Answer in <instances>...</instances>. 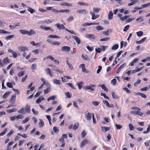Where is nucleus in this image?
I'll list each match as a JSON object with an SVG mask.
<instances>
[{
	"label": "nucleus",
	"instance_id": "nucleus-44",
	"mask_svg": "<svg viewBox=\"0 0 150 150\" xmlns=\"http://www.w3.org/2000/svg\"><path fill=\"white\" fill-rule=\"evenodd\" d=\"M55 98L56 97L55 96H53L48 98L47 100L48 101H49L51 100H54L55 99Z\"/></svg>",
	"mask_w": 150,
	"mask_h": 150
},
{
	"label": "nucleus",
	"instance_id": "nucleus-45",
	"mask_svg": "<svg viewBox=\"0 0 150 150\" xmlns=\"http://www.w3.org/2000/svg\"><path fill=\"white\" fill-rule=\"evenodd\" d=\"M103 129H104L105 131L106 132L109 130L110 128L107 127H102L101 128L102 130L103 131Z\"/></svg>",
	"mask_w": 150,
	"mask_h": 150
},
{
	"label": "nucleus",
	"instance_id": "nucleus-13",
	"mask_svg": "<svg viewBox=\"0 0 150 150\" xmlns=\"http://www.w3.org/2000/svg\"><path fill=\"white\" fill-rule=\"evenodd\" d=\"M91 114L90 112H88L86 114V117L87 120H90L91 119Z\"/></svg>",
	"mask_w": 150,
	"mask_h": 150
},
{
	"label": "nucleus",
	"instance_id": "nucleus-31",
	"mask_svg": "<svg viewBox=\"0 0 150 150\" xmlns=\"http://www.w3.org/2000/svg\"><path fill=\"white\" fill-rule=\"evenodd\" d=\"M150 131V124L149 125L146 129V131H144L143 132L144 134H146L149 133Z\"/></svg>",
	"mask_w": 150,
	"mask_h": 150
},
{
	"label": "nucleus",
	"instance_id": "nucleus-32",
	"mask_svg": "<svg viewBox=\"0 0 150 150\" xmlns=\"http://www.w3.org/2000/svg\"><path fill=\"white\" fill-rule=\"evenodd\" d=\"M129 17V16H125L123 17H120V20L123 21L127 19V18Z\"/></svg>",
	"mask_w": 150,
	"mask_h": 150
},
{
	"label": "nucleus",
	"instance_id": "nucleus-3",
	"mask_svg": "<svg viewBox=\"0 0 150 150\" xmlns=\"http://www.w3.org/2000/svg\"><path fill=\"white\" fill-rule=\"evenodd\" d=\"M80 68H81L82 71L84 73H88V71L86 70L85 68V64H82L80 65L79 66Z\"/></svg>",
	"mask_w": 150,
	"mask_h": 150
},
{
	"label": "nucleus",
	"instance_id": "nucleus-4",
	"mask_svg": "<svg viewBox=\"0 0 150 150\" xmlns=\"http://www.w3.org/2000/svg\"><path fill=\"white\" fill-rule=\"evenodd\" d=\"M80 68H81L82 71L84 73H88V71L86 70L85 68V64H82L80 65L79 66Z\"/></svg>",
	"mask_w": 150,
	"mask_h": 150
},
{
	"label": "nucleus",
	"instance_id": "nucleus-29",
	"mask_svg": "<svg viewBox=\"0 0 150 150\" xmlns=\"http://www.w3.org/2000/svg\"><path fill=\"white\" fill-rule=\"evenodd\" d=\"M60 81L59 80L54 79L53 80V83L56 84H60Z\"/></svg>",
	"mask_w": 150,
	"mask_h": 150
},
{
	"label": "nucleus",
	"instance_id": "nucleus-57",
	"mask_svg": "<svg viewBox=\"0 0 150 150\" xmlns=\"http://www.w3.org/2000/svg\"><path fill=\"white\" fill-rule=\"evenodd\" d=\"M9 33V32L8 31H7L4 30H0V33Z\"/></svg>",
	"mask_w": 150,
	"mask_h": 150
},
{
	"label": "nucleus",
	"instance_id": "nucleus-33",
	"mask_svg": "<svg viewBox=\"0 0 150 150\" xmlns=\"http://www.w3.org/2000/svg\"><path fill=\"white\" fill-rule=\"evenodd\" d=\"M115 126L117 129H120L122 127V126L120 124H115Z\"/></svg>",
	"mask_w": 150,
	"mask_h": 150
},
{
	"label": "nucleus",
	"instance_id": "nucleus-46",
	"mask_svg": "<svg viewBox=\"0 0 150 150\" xmlns=\"http://www.w3.org/2000/svg\"><path fill=\"white\" fill-rule=\"evenodd\" d=\"M119 47V45L117 44H115V45H114L112 47V50H115L117 49Z\"/></svg>",
	"mask_w": 150,
	"mask_h": 150
},
{
	"label": "nucleus",
	"instance_id": "nucleus-30",
	"mask_svg": "<svg viewBox=\"0 0 150 150\" xmlns=\"http://www.w3.org/2000/svg\"><path fill=\"white\" fill-rule=\"evenodd\" d=\"M112 98L114 99H117L118 98V96L115 94V93L113 92H112Z\"/></svg>",
	"mask_w": 150,
	"mask_h": 150
},
{
	"label": "nucleus",
	"instance_id": "nucleus-12",
	"mask_svg": "<svg viewBox=\"0 0 150 150\" xmlns=\"http://www.w3.org/2000/svg\"><path fill=\"white\" fill-rule=\"evenodd\" d=\"M98 86L101 87L102 89L105 91L107 92L108 91V88L105 86V85L104 84H103L102 85H99Z\"/></svg>",
	"mask_w": 150,
	"mask_h": 150
},
{
	"label": "nucleus",
	"instance_id": "nucleus-17",
	"mask_svg": "<svg viewBox=\"0 0 150 150\" xmlns=\"http://www.w3.org/2000/svg\"><path fill=\"white\" fill-rule=\"evenodd\" d=\"M113 13L112 12L110 11L109 12L108 16V18L109 20H111L113 17Z\"/></svg>",
	"mask_w": 150,
	"mask_h": 150
},
{
	"label": "nucleus",
	"instance_id": "nucleus-19",
	"mask_svg": "<svg viewBox=\"0 0 150 150\" xmlns=\"http://www.w3.org/2000/svg\"><path fill=\"white\" fill-rule=\"evenodd\" d=\"M112 32V30L111 29L108 30L107 31H104L103 32V35H106L107 36L109 35L110 33Z\"/></svg>",
	"mask_w": 150,
	"mask_h": 150
},
{
	"label": "nucleus",
	"instance_id": "nucleus-61",
	"mask_svg": "<svg viewBox=\"0 0 150 150\" xmlns=\"http://www.w3.org/2000/svg\"><path fill=\"white\" fill-rule=\"evenodd\" d=\"M37 68V65L35 64H33L32 65L31 68L33 70L36 69Z\"/></svg>",
	"mask_w": 150,
	"mask_h": 150
},
{
	"label": "nucleus",
	"instance_id": "nucleus-52",
	"mask_svg": "<svg viewBox=\"0 0 150 150\" xmlns=\"http://www.w3.org/2000/svg\"><path fill=\"white\" fill-rule=\"evenodd\" d=\"M7 86L9 88H12L13 86L11 82H7L6 83Z\"/></svg>",
	"mask_w": 150,
	"mask_h": 150
},
{
	"label": "nucleus",
	"instance_id": "nucleus-11",
	"mask_svg": "<svg viewBox=\"0 0 150 150\" xmlns=\"http://www.w3.org/2000/svg\"><path fill=\"white\" fill-rule=\"evenodd\" d=\"M11 93V91H6L3 96V98L4 99L6 98Z\"/></svg>",
	"mask_w": 150,
	"mask_h": 150
},
{
	"label": "nucleus",
	"instance_id": "nucleus-14",
	"mask_svg": "<svg viewBox=\"0 0 150 150\" xmlns=\"http://www.w3.org/2000/svg\"><path fill=\"white\" fill-rule=\"evenodd\" d=\"M30 106L28 104H26L25 105V110L26 111V112L28 113H29L30 112Z\"/></svg>",
	"mask_w": 150,
	"mask_h": 150
},
{
	"label": "nucleus",
	"instance_id": "nucleus-43",
	"mask_svg": "<svg viewBox=\"0 0 150 150\" xmlns=\"http://www.w3.org/2000/svg\"><path fill=\"white\" fill-rule=\"evenodd\" d=\"M101 95L102 96H103L104 97V98L105 99H107L109 100V98L107 96L105 93H101Z\"/></svg>",
	"mask_w": 150,
	"mask_h": 150
},
{
	"label": "nucleus",
	"instance_id": "nucleus-27",
	"mask_svg": "<svg viewBox=\"0 0 150 150\" xmlns=\"http://www.w3.org/2000/svg\"><path fill=\"white\" fill-rule=\"evenodd\" d=\"M44 123L42 120H40V122L39 123V127H42L44 126Z\"/></svg>",
	"mask_w": 150,
	"mask_h": 150
},
{
	"label": "nucleus",
	"instance_id": "nucleus-36",
	"mask_svg": "<svg viewBox=\"0 0 150 150\" xmlns=\"http://www.w3.org/2000/svg\"><path fill=\"white\" fill-rule=\"evenodd\" d=\"M136 33L138 37H140L143 35V33L142 31H140L137 32Z\"/></svg>",
	"mask_w": 150,
	"mask_h": 150
},
{
	"label": "nucleus",
	"instance_id": "nucleus-34",
	"mask_svg": "<svg viewBox=\"0 0 150 150\" xmlns=\"http://www.w3.org/2000/svg\"><path fill=\"white\" fill-rule=\"evenodd\" d=\"M117 83V80L115 79H114L111 81V83L113 85L115 86Z\"/></svg>",
	"mask_w": 150,
	"mask_h": 150
},
{
	"label": "nucleus",
	"instance_id": "nucleus-23",
	"mask_svg": "<svg viewBox=\"0 0 150 150\" xmlns=\"http://www.w3.org/2000/svg\"><path fill=\"white\" fill-rule=\"evenodd\" d=\"M146 38H143L141 40L139 41H137L136 42V43L137 44H141L144 42L145 40V39Z\"/></svg>",
	"mask_w": 150,
	"mask_h": 150
},
{
	"label": "nucleus",
	"instance_id": "nucleus-47",
	"mask_svg": "<svg viewBox=\"0 0 150 150\" xmlns=\"http://www.w3.org/2000/svg\"><path fill=\"white\" fill-rule=\"evenodd\" d=\"M16 108H14L12 109L9 110L8 111V113H11L13 112H15L16 111Z\"/></svg>",
	"mask_w": 150,
	"mask_h": 150
},
{
	"label": "nucleus",
	"instance_id": "nucleus-64",
	"mask_svg": "<svg viewBox=\"0 0 150 150\" xmlns=\"http://www.w3.org/2000/svg\"><path fill=\"white\" fill-rule=\"evenodd\" d=\"M32 52L35 54H38L39 53V50L38 49H36L33 50Z\"/></svg>",
	"mask_w": 150,
	"mask_h": 150
},
{
	"label": "nucleus",
	"instance_id": "nucleus-50",
	"mask_svg": "<svg viewBox=\"0 0 150 150\" xmlns=\"http://www.w3.org/2000/svg\"><path fill=\"white\" fill-rule=\"evenodd\" d=\"M123 52V51H120L117 54L116 56V59H117V58H118L120 56V55Z\"/></svg>",
	"mask_w": 150,
	"mask_h": 150
},
{
	"label": "nucleus",
	"instance_id": "nucleus-8",
	"mask_svg": "<svg viewBox=\"0 0 150 150\" xmlns=\"http://www.w3.org/2000/svg\"><path fill=\"white\" fill-rule=\"evenodd\" d=\"M52 21L50 19H47L44 20L41 22L42 24H45V23L49 24L52 22Z\"/></svg>",
	"mask_w": 150,
	"mask_h": 150
},
{
	"label": "nucleus",
	"instance_id": "nucleus-48",
	"mask_svg": "<svg viewBox=\"0 0 150 150\" xmlns=\"http://www.w3.org/2000/svg\"><path fill=\"white\" fill-rule=\"evenodd\" d=\"M90 89H89L91 91H95L94 88H93V87H95L96 86L95 85H93L92 84H90Z\"/></svg>",
	"mask_w": 150,
	"mask_h": 150
},
{
	"label": "nucleus",
	"instance_id": "nucleus-58",
	"mask_svg": "<svg viewBox=\"0 0 150 150\" xmlns=\"http://www.w3.org/2000/svg\"><path fill=\"white\" fill-rule=\"evenodd\" d=\"M86 135V133L84 131H83L81 133V137L82 138H84Z\"/></svg>",
	"mask_w": 150,
	"mask_h": 150
},
{
	"label": "nucleus",
	"instance_id": "nucleus-7",
	"mask_svg": "<svg viewBox=\"0 0 150 150\" xmlns=\"http://www.w3.org/2000/svg\"><path fill=\"white\" fill-rule=\"evenodd\" d=\"M3 62L4 65L9 63H10V60L8 57H7L3 59Z\"/></svg>",
	"mask_w": 150,
	"mask_h": 150
},
{
	"label": "nucleus",
	"instance_id": "nucleus-49",
	"mask_svg": "<svg viewBox=\"0 0 150 150\" xmlns=\"http://www.w3.org/2000/svg\"><path fill=\"white\" fill-rule=\"evenodd\" d=\"M142 18V16L139 17L136 19V21H139V22H140L143 21H144V20Z\"/></svg>",
	"mask_w": 150,
	"mask_h": 150
},
{
	"label": "nucleus",
	"instance_id": "nucleus-21",
	"mask_svg": "<svg viewBox=\"0 0 150 150\" xmlns=\"http://www.w3.org/2000/svg\"><path fill=\"white\" fill-rule=\"evenodd\" d=\"M16 98V95L12 96L10 100V102L11 103H13L15 102Z\"/></svg>",
	"mask_w": 150,
	"mask_h": 150
},
{
	"label": "nucleus",
	"instance_id": "nucleus-10",
	"mask_svg": "<svg viewBox=\"0 0 150 150\" xmlns=\"http://www.w3.org/2000/svg\"><path fill=\"white\" fill-rule=\"evenodd\" d=\"M88 143V140L86 139H85L83 141L81 144V145L80 146L81 147H83V146H84L86 144H87Z\"/></svg>",
	"mask_w": 150,
	"mask_h": 150
},
{
	"label": "nucleus",
	"instance_id": "nucleus-28",
	"mask_svg": "<svg viewBox=\"0 0 150 150\" xmlns=\"http://www.w3.org/2000/svg\"><path fill=\"white\" fill-rule=\"evenodd\" d=\"M61 5L64 6H71L72 4H70L64 2L61 4Z\"/></svg>",
	"mask_w": 150,
	"mask_h": 150
},
{
	"label": "nucleus",
	"instance_id": "nucleus-6",
	"mask_svg": "<svg viewBox=\"0 0 150 150\" xmlns=\"http://www.w3.org/2000/svg\"><path fill=\"white\" fill-rule=\"evenodd\" d=\"M55 26L59 30L65 29V26L63 24H60L59 23L56 24Z\"/></svg>",
	"mask_w": 150,
	"mask_h": 150
},
{
	"label": "nucleus",
	"instance_id": "nucleus-53",
	"mask_svg": "<svg viewBox=\"0 0 150 150\" xmlns=\"http://www.w3.org/2000/svg\"><path fill=\"white\" fill-rule=\"evenodd\" d=\"M67 84L68 86L71 87L72 89H75L74 86L71 83H67Z\"/></svg>",
	"mask_w": 150,
	"mask_h": 150
},
{
	"label": "nucleus",
	"instance_id": "nucleus-35",
	"mask_svg": "<svg viewBox=\"0 0 150 150\" xmlns=\"http://www.w3.org/2000/svg\"><path fill=\"white\" fill-rule=\"evenodd\" d=\"M24 73V71H20L19 73L18 74V77H21L22 76H23L25 74Z\"/></svg>",
	"mask_w": 150,
	"mask_h": 150
},
{
	"label": "nucleus",
	"instance_id": "nucleus-38",
	"mask_svg": "<svg viewBox=\"0 0 150 150\" xmlns=\"http://www.w3.org/2000/svg\"><path fill=\"white\" fill-rule=\"evenodd\" d=\"M78 4H79V5L81 6H88V4L81 2H79L78 3Z\"/></svg>",
	"mask_w": 150,
	"mask_h": 150
},
{
	"label": "nucleus",
	"instance_id": "nucleus-62",
	"mask_svg": "<svg viewBox=\"0 0 150 150\" xmlns=\"http://www.w3.org/2000/svg\"><path fill=\"white\" fill-rule=\"evenodd\" d=\"M99 103L100 102L98 101H93L92 102V104L95 106H98Z\"/></svg>",
	"mask_w": 150,
	"mask_h": 150
},
{
	"label": "nucleus",
	"instance_id": "nucleus-55",
	"mask_svg": "<svg viewBox=\"0 0 150 150\" xmlns=\"http://www.w3.org/2000/svg\"><path fill=\"white\" fill-rule=\"evenodd\" d=\"M86 48L89 51H92L93 50V47H90L88 45L86 46Z\"/></svg>",
	"mask_w": 150,
	"mask_h": 150
},
{
	"label": "nucleus",
	"instance_id": "nucleus-15",
	"mask_svg": "<svg viewBox=\"0 0 150 150\" xmlns=\"http://www.w3.org/2000/svg\"><path fill=\"white\" fill-rule=\"evenodd\" d=\"M45 71L47 74H49L51 77L53 76V74L51 73V70L50 68H47L45 69Z\"/></svg>",
	"mask_w": 150,
	"mask_h": 150
},
{
	"label": "nucleus",
	"instance_id": "nucleus-51",
	"mask_svg": "<svg viewBox=\"0 0 150 150\" xmlns=\"http://www.w3.org/2000/svg\"><path fill=\"white\" fill-rule=\"evenodd\" d=\"M18 135H19L20 136H21L22 137L24 138H26L27 137V135L26 134H22L20 133L18 134Z\"/></svg>",
	"mask_w": 150,
	"mask_h": 150
},
{
	"label": "nucleus",
	"instance_id": "nucleus-41",
	"mask_svg": "<svg viewBox=\"0 0 150 150\" xmlns=\"http://www.w3.org/2000/svg\"><path fill=\"white\" fill-rule=\"evenodd\" d=\"M100 9L98 8L94 7L93 9V11L95 12L98 13L100 10Z\"/></svg>",
	"mask_w": 150,
	"mask_h": 150
},
{
	"label": "nucleus",
	"instance_id": "nucleus-1",
	"mask_svg": "<svg viewBox=\"0 0 150 150\" xmlns=\"http://www.w3.org/2000/svg\"><path fill=\"white\" fill-rule=\"evenodd\" d=\"M70 48L68 46H64L62 47L61 50L62 51L69 52L70 51Z\"/></svg>",
	"mask_w": 150,
	"mask_h": 150
},
{
	"label": "nucleus",
	"instance_id": "nucleus-54",
	"mask_svg": "<svg viewBox=\"0 0 150 150\" xmlns=\"http://www.w3.org/2000/svg\"><path fill=\"white\" fill-rule=\"evenodd\" d=\"M67 64L68 66L69 67V68L71 69H73V67L72 66H71V65L70 64V63H68V60H67Z\"/></svg>",
	"mask_w": 150,
	"mask_h": 150
},
{
	"label": "nucleus",
	"instance_id": "nucleus-42",
	"mask_svg": "<svg viewBox=\"0 0 150 150\" xmlns=\"http://www.w3.org/2000/svg\"><path fill=\"white\" fill-rule=\"evenodd\" d=\"M82 57L84 60L87 61L89 60V58L88 57L87 55L84 56L82 54Z\"/></svg>",
	"mask_w": 150,
	"mask_h": 150
},
{
	"label": "nucleus",
	"instance_id": "nucleus-56",
	"mask_svg": "<svg viewBox=\"0 0 150 150\" xmlns=\"http://www.w3.org/2000/svg\"><path fill=\"white\" fill-rule=\"evenodd\" d=\"M95 50L96 52V55L97 53H100L102 51V50L100 48H96Z\"/></svg>",
	"mask_w": 150,
	"mask_h": 150
},
{
	"label": "nucleus",
	"instance_id": "nucleus-22",
	"mask_svg": "<svg viewBox=\"0 0 150 150\" xmlns=\"http://www.w3.org/2000/svg\"><path fill=\"white\" fill-rule=\"evenodd\" d=\"M137 95H139L143 98H146V95L141 93L138 92L137 93Z\"/></svg>",
	"mask_w": 150,
	"mask_h": 150
},
{
	"label": "nucleus",
	"instance_id": "nucleus-39",
	"mask_svg": "<svg viewBox=\"0 0 150 150\" xmlns=\"http://www.w3.org/2000/svg\"><path fill=\"white\" fill-rule=\"evenodd\" d=\"M7 128L5 129L3 132L0 133V136L4 135L7 132Z\"/></svg>",
	"mask_w": 150,
	"mask_h": 150
},
{
	"label": "nucleus",
	"instance_id": "nucleus-40",
	"mask_svg": "<svg viewBox=\"0 0 150 150\" xmlns=\"http://www.w3.org/2000/svg\"><path fill=\"white\" fill-rule=\"evenodd\" d=\"M96 29L98 31H99L103 29V28L100 26L98 25L96 28Z\"/></svg>",
	"mask_w": 150,
	"mask_h": 150
},
{
	"label": "nucleus",
	"instance_id": "nucleus-2",
	"mask_svg": "<svg viewBox=\"0 0 150 150\" xmlns=\"http://www.w3.org/2000/svg\"><path fill=\"white\" fill-rule=\"evenodd\" d=\"M18 49L19 50V52H24L25 51H27L28 49L26 46H21L18 47Z\"/></svg>",
	"mask_w": 150,
	"mask_h": 150
},
{
	"label": "nucleus",
	"instance_id": "nucleus-59",
	"mask_svg": "<svg viewBox=\"0 0 150 150\" xmlns=\"http://www.w3.org/2000/svg\"><path fill=\"white\" fill-rule=\"evenodd\" d=\"M74 19V18L72 16H71L69 17L67 19V21L70 22L73 21Z\"/></svg>",
	"mask_w": 150,
	"mask_h": 150
},
{
	"label": "nucleus",
	"instance_id": "nucleus-26",
	"mask_svg": "<svg viewBox=\"0 0 150 150\" xmlns=\"http://www.w3.org/2000/svg\"><path fill=\"white\" fill-rule=\"evenodd\" d=\"M19 32L21 33L23 35H27V30H20Z\"/></svg>",
	"mask_w": 150,
	"mask_h": 150
},
{
	"label": "nucleus",
	"instance_id": "nucleus-60",
	"mask_svg": "<svg viewBox=\"0 0 150 150\" xmlns=\"http://www.w3.org/2000/svg\"><path fill=\"white\" fill-rule=\"evenodd\" d=\"M141 82V80L139 79H138L137 80L136 82H135L134 84V86H137L138 84H139Z\"/></svg>",
	"mask_w": 150,
	"mask_h": 150
},
{
	"label": "nucleus",
	"instance_id": "nucleus-37",
	"mask_svg": "<svg viewBox=\"0 0 150 150\" xmlns=\"http://www.w3.org/2000/svg\"><path fill=\"white\" fill-rule=\"evenodd\" d=\"M50 91V88L49 87H48L47 88L45 89L44 91V94H46L48 93Z\"/></svg>",
	"mask_w": 150,
	"mask_h": 150
},
{
	"label": "nucleus",
	"instance_id": "nucleus-16",
	"mask_svg": "<svg viewBox=\"0 0 150 150\" xmlns=\"http://www.w3.org/2000/svg\"><path fill=\"white\" fill-rule=\"evenodd\" d=\"M44 99V98L43 97H40L38 99L36 100V103L37 104H39Z\"/></svg>",
	"mask_w": 150,
	"mask_h": 150
},
{
	"label": "nucleus",
	"instance_id": "nucleus-9",
	"mask_svg": "<svg viewBox=\"0 0 150 150\" xmlns=\"http://www.w3.org/2000/svg\"><path fill=\"white\" fill-rule=\"evenodd\" d=\"M76 12L84 15H86L87 13V11L85 9L79 10L77 11Z\"/></svg>",
	"mask_w": 150,
	"mask_h": 150
},
{
	"label": "nucleus",
	"instance_id": "nucleus-20",
	"mask_svg": "<svg viewBox=\"0 0 150 150\" xmlns=\"http://www.w3.org/2000/svg\"><path fill=\"white\" fill-rule=\"evenodd\" d=\"M27 8L28 11L29 12H30V13L31 14H33V13L35 12V11L34 9H33L30 7H27Z\"/></svg>",
	"mask_w": 150,
	"mask_h": 150
},
{
	"label": "nucleus",
	"instance_id": "nucleus-24",
	"mask_svg": "<svg viewBox=\"0 0 150 150\" xmlns=\"http://www.w3.org/2000/svg\"><path fill=\"white\" fill-rule=\"evenodd\" d=\"M90 13L92 16L91 18L92 20H94L96 19V15L94 12L90 11Z\"/></svg>",
	"mask_w": 150,
	"mask_h": 150
},
{
	"label": "nucleus",
	"instance_id": "nucleus-63",
	"mask_svg": "<svg viewBox=\"0 0 150 150\" xmlns=\"http://www.w3.org/2000/svg\"><path fill=\"white\" fill-rule=\"evenodd\" d=\"M29 120V118L27 117L25 120H23L22 121V123L23 124L27 122Z\"/></svg>",
	"mask_w": 150,
	"mask_h": 150
},
{
	"label": "nucleus",
	"instance_id": "nucleus-5",
	"mask_svg": "<svg viewBox=\"0 0 150 150\" xmlns=\"http://www.w3.org/2000/svg\"><path fill=\"white\" fill-rule=\"evenodd\" d=\"M41 28L42 29H44L46 31L50 30L52 31H53V30L51 27H45L43 25H41L40 26Z\"/></svg>",
	"mask_w": 150,
	"mask_h": 150
},
{
	"label": "nucleus",
	"instance_id": "nucleus-25",
	"mask_svg": "<svg viewBox=\"0 0 150 150\" xmlns=\"http://www.w3.org/2000/svg\"><path fill=\"white\" fill-rule=\"evenodd\" d=\"M83 83V82L81 81L77 83V85L78 86L79 89V90L81 89Z\"/></svg>",
	"mask_w": 150,
	"mask_h": 150
},
{
	"label": "nucleus",
	"instance_id": "nucleus-18",
	"mask_svg": "<svg viewBox=\"0 0 150 150\" xmlns=\"http://www.w3.org/2000/svg\"><path fill=\"white\" fill-rule=\"evenodd\" d=\"M36 34L35 32L32 30H30V31L27 30V35H35Z\"/></svg>",
	"mask_w": 150,
	"mask_h": 150
}]
</instances>
